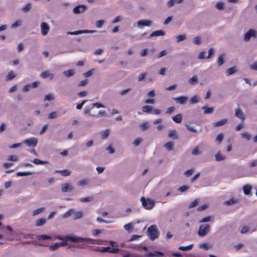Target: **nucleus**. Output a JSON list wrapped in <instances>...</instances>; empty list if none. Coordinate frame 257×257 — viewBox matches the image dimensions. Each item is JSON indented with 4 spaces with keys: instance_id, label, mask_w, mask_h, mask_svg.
<instances>
[{
    "instance_id": "45",
    "label": "nucleus",
    "mask_w": 257,
    "mask_h": 257,
    "mask_svg": "<svg viewBox=\"0 0 257 257\" xmlns=\"http://www.w3.org/2000/svg\"><path fill=\"white\" fill-rule=\"evenodd\" d=\"M124 228L126 230L128 231L129 232H131L133 229V226L132 223H129L125 224L124 226Z\"/></svg>"
},
{
    "instance_id": "62",
    "label": "nucleus",
    "mask_w": 257,
    "mask_h": 257,
    "mask_svg": "<svg viewBox=\"0 0 257 257\" xmlns=\"http://www.w3.org/2000/svg\"><path fill=\"white\" fill-rule=\"evenodd\" d=\"M192 154L193 155H198L201 154V152L199 151L198 147H196L192 151Z\"/></svg>"
},
{
    "instance_id": "18",
    "label": "nucleus",
    "mask_w": 257,
    "mask_h": 257,
    "mask_svg": "<svg viewBox=\"0 0 257 257\" xmlns=\"http://www.w3.org/2000/svg\"><path fill=\"white\" fill-rule=\"evenodd\" d=\"M90 182V180L88 178H85L82 179L77 182L78 186H83L88 185Z\"/></svg>"
},
{
    "instance_id": "42",
    "label": "nucleus",
    "mask_w": 257,
    "mask_h": 257,
    "mask_svg": "<svg viewBox=\"0 0 257 257\" xmlns=\"http://www.w3.org/2000/svg\"><path fill=\"white\" fill-rule=\"evenodd\" d=\"M34 173L31 172H19L17 173L18 176H24L31 175Z\"/></svg>"
},
{
    "instance_id": "29",
    "label": "nucleus",
    "mask_w": 257,
    "mask_h": 257,
    "mask_svg": "<svg viewBox=\"0 0 257 257\" xmlns=\"http://www.w3.org/2000/svg\"><path fill=\"white\" fill-rule=\"evenodd\" d=\"M215 161H223V160H225L226 158L225 156H222L220 154V153L219 152H218L215 155Z\"/></svg>"
},
{
    "instance_id": "38",
    "label": "nucleus",
    "mask_w": 257,
    "mask_h": 257,
    "mask_svg": "<svg viewBox=\"0 0 257 257\" xmlns=\"http://www.w3.org/2000/svg\"><path fill=\"white\" fill-rule=\"evenodd\" d=\"M215 7L216 9H217L218 10L221 11L224 9V4L222 2H219L217 3L215 6Z\"/></svg>"
},
{
    "instance_id": "8",
    "label": "nucleus",
    "mask_w": 257,
    "mask_h": 257,
    "mask_svg": "<svg viewBox=\"0 0 257 257\" xmlns=\"http://www.w3.org/2000/svg\"><path fill=\"white\" fill-rule=\"evenodd\" d=\"M73 189V186L70 183H63L61 184V191L63 193L72 192Z\"/></svg>"
},
{
    "instance_id": "21",
    "label": "nucleus",
    "mask_w": 257,
    "mask_h": 257,
    "mask_svg": "<svg viewBox=\"0 0 257 257\" xmlns=\"http://www.w3.org/2000/svg\"><path fill=\"white\" fill-rule=\"evenodd\" d=\"M41 76L43 78H50L51 79H52L54 77V74L49 72L48 71L43 72L41 74Z\"/></svg>"
},
{
    "instance_id": "50",
    "label": "nucleus",
    "mask_w": 257,
    "mask_h": 257,
    "mask_svg": "<svg viewBox=\"0 0 257 257\" xmlns=\"http://www.w3.org/2000/svg\"><path fill=\"white\" fill-rule=\"evenodd\" d=\"M109 130L107 129L103 131L101 135V138L102 139H105L107 138L109 136Z\"/></svg>"
},
{
    "instance_id": "41",
    "label": "nucleus",
    "mask_w": 257,
    "mask_h": 257,
    "mask_svg": "<svg viewBox=\"0 0 257 257\" xmlns=\"http://www.w3.org/2000/svg\"><path fill=\"white\" fill-rule=\"evenodd\" d=\"M41 238L43 240H48V239H51V237L50 236H49V235H47L46 234H41V235L37 236V239L40 240Z\"/></svg>"
},
{
    "instance_id": "49",
    "label": "nucleus",
    "mask_w": 257,
    "mask_h": 257,
    "mask_svg": "<svg viewBox=\"0 0 257 257\" xmlns=\"http://www.w3.org/2000/svg\"><path fill=\"white\" fill-rule=\"evenodd\" d=\"M193 42L195 45H200L202 43L201 37L199 36L195 37Z\"/></svg>"
},
{
    "instance_id": "36",
    "label": "nucleus",
    "mask_w": 257,
    "mask_h": 257,
    "mask_svg": "<svg viewBox=\"0 0 257 257\" xmlns=\"http://www.w3.org/2000/svg\"><path fill=\"white\" fill-rule=\"evenodd\" d=\"M46 220L44 218H40L36 220V226H40L44 225L46 223Z\"/></svg>"
},
{
    "instance_id": "59",
    "label": "nucleus",
    "mask_w": 257,
    "mask_h": 257,
    "mask_svg": "<svg viewBox=\"0 0 257 257\" xmlns=\"http://www.w3.org/2000/svg\"><path fill=\"white\" fill-rule=\"evenodd\" d=\"M142 141V139L138 138L134 140L133 144L135 145V146L137 147L138 146Z\"/></svg>"
},
{
    "instance_id": "12",
    "label": "nucleus",
    "mask_w": 257,
    "mask_h": 257,
    "mask_svg": "<svg viewBox=\"0 0 257 257\" xmlns=\"http://www.w3.org/2000/svg\"><path fill=\"white\" fill-rule=\"evenodd\" d=\"M234 115L235 116L239 118L242 121L245 119V116L239 107L235 109Z\"/></svg>"
},
{
    "instance_id": "35",
    "label": "nucleus",
    "mask_w": 257,
    "mask_h": 257,
    "mask_svg": "<svg viewBox=\"0 0 257 257\" xmlns=\"http://www.w3.org/2000/svg\"><path fill=\"white\" fill-rule=\"evenodd\" d=\"M150 127V124L148 122H145L140 125V128L142 131H146Z\"/></svg>"
},
{
    "instance_id": "10",
    "label": "nucleus",
    "mask_w": 257,
    "mask_h": 257,
    "mask_svg": "<svg viewBox=\"0 0 257 257\" xmlns=\"http://www.w3.org/2000/svg\"><path fill=\"white\" fill-rule=\"evenodd\" d=\"M87 10L86 6L84 5H78L73 9V12L75 14H81Z\"/></svg>"
},
{
    "instance_id": "32",
    "label": "nucleus",
    "mask_w": 257,
    "mask_h": 257,
    "mask_svg": "<svg viewBox=\"0 0 257 257\" xmlns=\"http://www.w3.org/2000/svg\"><path fill=\"white\" fill-rule=\"evenodd\" d=\"M153 107L151 105H145L142 107V111L144 112L151 113Z\"/></svg>"
},
{
    "instance_id": "20",
    "label": "nucleus",
    "mask_w": 257,
    "mask_h": 257,
    "mask_svg": "<svg viewBox=\"0 0 257 257\" xmlns=\"http://www.w3.org/2000/svg\"><path fill=\"white\" fill-rule=\"evenodd\" d=\"M55 173H60L63 176H68L71 174V171L67 169L63 170H56Z\"/></svg>"
},
{
    "instance_id": "13",
    "label": "nucleus",
    "mask_w": 257,
    "mask_h": 257,
    "mask_svg": "<svg viewBox=\"0 0 257 257\" xmlns=\"http://www.w3.org/2000/svg\"><path fill=\"white\" fill-rule=\"evenodd\" d=\"M173 99L177 103L180 104H184L186 103L188 97L185 96H181L178 97L173 98Z\"/></svg>"
},
{
    "instance_id": "52",
    "label": "nucleus",
    "mask_w": 257,
    "mask_h": 257,
    "mask_svg": "<svg viewBox=\"0 0 257 257\" xmlns=\"http://www.w3.org/2000/svg\"><path fill=\"white\" fill-rule=\"evenodd\" d=\"M215 50L213 48H211L208 50V55L206 57V59L210 58L214 54Z\"/></svg>"
},
{
    "instance_id": "17",
    "label": "nucleus",
    "mask_w": 257,
    "mask_h": 257,
    "mask_svg": "<svg viewBox=\"0 0 257 257\" xmlns=\"http://www.w3.org/2000/svg\"><path fill=\"white\" fill-rule=\"evenodd\" d=\"M202 109L204 110L203 113L205 114H211L214 110V107H209L207 105L203 106Z\"/></svg>"
},
{
    "instance_id": "48",
    "label": "nucleus",
    "mask_w": 257,
    "mask_h": 257,
    "mask_svg": "<svg viewBox=\"0 0 257 257\" xmlns=\"http://www.w3.org/2000/svg\"><path fill=\"white\" fill-rule=\"evenodd\" d=\"M58 117V113L56 111H53L49 114L48 116V119L56 118Z\"/></svg>"
},
{
    "instance_id": "3",
    "label": "nucleus",
    "mask_w": 257,
    "mask_h": 257,
    "mask_svg": "<svg viewBox=\"0 0 257 257\" xmlns=\"http://www.w3.org/2000/svg\"><path fill=\"white\" fill-rule=\"evenodd\" d=\"M141 201L142 202L143 207L146 209H151L155 205V202L150 198H146L144 197L141 198Z\"/></svg>"
},
{
    "instance_id": "37",
    "label": "nucleus",
    "mask_w": 257,
    "mask_h": 257,
    "mask_svg": "<svg viewBox=\"0 0 257 257\" xmlns=\"http://www.w3.org/2000/svg\"><path fill=\"white\" fill-rule=\"evenodd\" d=\"M33 162L36 165H45L48 163V161H41L38 159H34Z\"/></svg>"
},
{
    "instance_id": "15",
    "label": "nucleus",
    "mask_w": 257,
    "mask_h": 257,
    "mask_svg": "<svg viewBox=\"0 0 257 257\" xmlns=\"http://www.w3.org/2000/svg\"><path fill=\"white\" fill-rule=\"evenodd\" d=\"M252 186L250 184H246L242 187V190L245 195H249L252 190Z\"/></svg>"
},
{
    "instance_id": "11",
    "label": "nucleus",
    "mask_w": 257,
    "mask_h": 257,
    "mask_svg": "<svg viewBox=\"0 0 257 257\" xmlns=\"http://www.w3.org/2000/svg\"><path fill=\"white\" fill-rule=\"evenodd\" d=\"M41 30L42 34L45 36L49 33L50 27L47 23L42 22L41 24Z\"/></svg>"
},
{
    "instance_id": "28",
    "label": "nucleus",
    "mask_w": 257,
    "mask_h": 257,
    "mask_svg": "<svg viewBox=\"0 0 257 257\" xmlns=\"http://www.w3.org/2000/svg\"><path fill=\"white\" fill-rule=\"evenodd\" d=\"M193 247V244H191L187 246H180L179 247L178 249L179 250H182V251H187L190 250L192 249V248Z\"/></svg>"
},
{
    "instance_id": "43",
    "label": "nucleus",
    "mask_w": 257,
    "mask_h": 257,
    "mask_svg": "<svg viewBox=\"0 0 257 257\" xmlns=\"http://www.w3.org/2000/svg\"><path fill=\"white\" fill-rule=\"evenodd\" d=\"M74 213V209H71L69 211H68L67 212L63 214L62 217L63 218H67L69 216H70L72 214Z\"/></svg>"
},
{
    "instance_id": "27",
    "label": "nucleus",
    "mask_w": 257,
    "mask_h": 257,
    "mask_svg": "<svg viewBox=\"0 0 257 257\" xmlns=\"http://www.w3.org/2000/svg\"><path fill=\"white\" fill-rule=\"evenodd\" d=\"M173 146H174V144L172 142H168L164 145V147L168 151H172L173 149Z\"/></svg>"
},
{
    "instance_id": "55",
    "label": "nucleus",
    "mask_w": 257,
    "mask_h": 257,
    "mask_svg": "<svg viewBox=\"0 0 257 257\" xmlns=\"http://www.w3.org/2000/svg\"><path fill=\"white\" fill-rule=\"evenodd\" d=\"M185 126L186 127V128L189 131L194 133H197L196 130L195 129L193 126H190L187 123L185 124Z\"/></svg>"
},
{
    "instance_id": "51",
    "label": "nucleus",
    "mask_w": 257,
    "mask_h": 257,
    "mask_svg": "<svg viewBox=\"0 0 257 257\" xmlns=\"http://www.w3.org/2000/svg\"><path fill=\"white\" fill-rule=\"evenodd\" d=\"M189 187L187 185H183L177 189V190L180 192H184L187 190Z\"/></svg>"
},
{
    "instance_id": "30",
    "label": "nucleus",
    "mask_w": 257,
    "mask_h": 257,
    "mask_svg": "<svg viewBox=\"0 0 257 257\" xmlns=\"http://www.w3.org/2000/svg\"><path fill=\"white\" fill-rule=\"evenodd\" d=\"M238 202V200H235L234 198H231L228 200H227L224 202V204L227 206H230Z\"/></svg>"
},
{
    "instance_id": "64",
    "label": "nucleus",
    "mask_w": 257,
    "mask_h": 257,
    "mask_svg": "<svg viewBox=\"0 0 257 257\" xmlns=\"http://www.w3.org/2000/svg\"><path fill=\"white\" fill-rule=\"evenodd\" d=\"M200 248H203L204 249L207 250L209 248V246L207 243H203L200 245Z\"/></svg>"
},
{
    "instance_id": "57",
    "label": "nucleus",
    "mask_w": 257,
    "mask_h": 257,
    "mask_svg": "<svg viewBox=\"0 0 257 257\" xmlns=\"http://www.w3.org/2000/svg\"><path fill=\"white\" fill-rule=\"evenodd\" d=\"M7 160L11 161H18L19 159L16 155H11L8 157Z\"/></svg>"
},
{
    "instance_id": "16",
    "label": "nucleus",
    "mask_w": 257,
    "mask_h": 257,
    "mask_svg": "<svg viewBox=\"0 0 257 257\" xmlns=\"http://www.w3.org/2000/svg\"><path fill=\"white\" fill-rule=\"evenodd\" d=\"M168 136L174 140H177L179 138L178 135L175 130H170Z\"/></svg>"
},
{
    "instance_id": "1",
    "label": "nucleus",
    "mask_w": 257,
    "mask_h": 257,
    "mask_svg": "<svg viewBox=\"0 0 257 257\" xmlns=\"http://www.w3.org/2000/svg\"><path fill=\"white\" fill-rule=\"evenodd\" d=\"M67 238L70 241L73 242H87V243L101 244L103 240L100 239H93L88 238H83L78 236H69Z\"/></svg>"
},
{
    "instance_id": "26",
    "label": "nucleus",
    "mask_w": 257,
    "mask_h": 257,
    "mask_svg": "<svg viewBox=\"0 0 257 257\" xmlns=\"http://www.w3.org/2000/svg\"><path fill=\"white\" fill-rule=\"evenodd\" d=\"M16 77V75L13 71H10L6 76V80L10 81Z\"/></svg>"
},
{
    "instance_id": "46",
    "label": "nucleus",
    "mask_w": 257,
    "mask_h": 257,
    "mask_svg": "<svg viewBox=\"0 0 257 257\" xmlns=\"http://www.w3.org/2000/svg\"><path fill=\"white\" fill-rule=\"evenodd\" d=\"M45 208L44 207H41L36 210H35L33 211V215L35 216L39 213H41V212H43L45 210Z\"/></svg>"
},
{
    "instance_id": "14",
    "label": "nucleus",
    "mask_w": 257,
    "mask_h": 257,
    "mask_svg": "<svg viewBox=\"0 0 257 257\" xmlns=\"http://www.w3.org/2000/svg\"><path fill=\"white\" fill-rule=\"evenodd\" d=\"M165 32L163 30H156L153 32L148 37V38H150L153 37H157L160 36H164Z\"/></svg>"
},
{
    "instance_id": "54",
    "label": "nucleus",
    "mask_w": 257,
    "mask_h": 257,
    "mask_svg": "<svg viewBox=\"0 0 257 257\" xmlns=\"http://www.w3.org/2000/svg\"><path fill=\"white\" fill-rule=\"evenodd\" d=\"M213 217L211 216H208L202 218L199 221V223L206 222L210 221Z\"/></svg>"
},
{
    "instance_id": "56",
    "label": "nucleus",
    "mask_w": 257,
    "mask_h": 257,
    "mask_svg": "<svg viewBox=\"0 0 257 257\" xmlns=\"http://www.w3.org/2000/svg\"><path fill=\"white\" fill-rule=\"evenodd\" d=\"M59 247V244H58V242H56V243H54V244L49 246V249L52 251L55 250L57 249H58Z\"/></svg>"
},
{
    "instance_id": "58",
    "label": "nucleus",
    "mask_w": 257,
    "mask_h": 257,
    "mask_svg": "<svg viewBox=\"0 0 257 257\" xmlns=\"http://www.w3.org/2000/svg\"><path fill=\"white\" fill-rule=\"evenodd\" d=\"M241 137L243 139H246L247 141L251 139V136L247 132H244L241 134Z\"/></svg>"
},
{
    "instance_id": "9",
    "label": "nucleus",
    "mask_w": 257,
    "mask_h": 257,
    "mask_svg": "<svg viewBox=\"0 0 257 257\" xmlns=\"http://www.w3.org/2000/svg\"><path fill=\"white\" fill-rule=\"evenodd\" d=\"M24 143L30 147H35L38 143V139L36 138H31L24 141Z\"/></svg>"
},
{
    "instance_id": "5",
    "label": "nucleus",
    "mask_w": 257,
    "mask_h": 257,
    "mask_svg": "<svg viewBox=\"0 0 257 257\" xmlns=\"http://www.w3.org/2000/svg\"><path fill=\"white\" fill-rule=\"evenodd\" d=\"M96 30H81L73 32H66L67 35H77L82 34H93L96 33Z\"/></svg>"
},
{
    "instance_id": "44",
    "label": "nucleus",
    "mask_w": 257,
    "mask_h": 257,
    "mask_svg": "<svg viewBox=\"0 0 257 257\" xmlns=\"http://www.w3.org/2000/svg\"><path fill=\"white\" fill-rule=\"evenodd\" d=\"M32 8V5L31 3L27 4L24 7H23L22 9L24 13L28 12Z\"/></svg>"
},
{
    "instance_id": "22",
    "label": "nucleus",
    "mask_w": 257,
    "mask_h": 257,
    "mask_svg": "<svg viewBox=\"0 0 257 257\" xmlns=\"http://www.w3.org/2000/svg\"><path fill=\"white\" fill-rule=\"evenodd\" d=\"M172 119L176 123H180L182 120V115L181 113L178 114L172 117Z\"/></svg>"
},
{
    "instance_id": "24",
    "label": "nucleus",
    "mask_w": 257,
    "mask_h": 257,
    "mask_svg": "<svg viewBox=\"0 0 257 257\" xmlns=\"http://www.w3.org/2000/svg\"><path fill=\"white\" fill-rule=\"evenodd\" d=\"M237 71V70L235 66L232 67L231 68H229L227 69L226 71V75L228 76L230 75H231L236 72Z\"/></svg>"
},
{
    "instance_id": "40",
    "label": "nucleus",
    "mask_w": 257,
    "mask_h": 257,
    "mask_svg": "<svg viewBox=\"0 0 257 257\" xmlns=\"http://www.w3.org/2000/svg\"><path fill=\"white\" fill-rule=\"evenodd\" d=\"M223 138L224 135L223 134H219L217 135L215 139V141L218 145H219L221 143L223 139Z\"/></svg>"
},
{
    "instance_id": "39",
    "label": "nucleus",
    "mask_w": 257,
    "mask_h": 257,
    "mask_svg": "<svg viewBox=\"0 0 257 257\" xmlns=\"http://www.w3.org/2000/svg\"><path fill=\"white\" fill-rule=\"evenodd\" d=\"M74 215L73 216L74 219L76 220V219H80L83 217V213L81 211L74 212Z\"/></svg>"
},
{
    "instance_id": "33",
    "label": "nucleus",
    "mask_w": 257,
    "mask_h": 257,
    "mask_svg": "<svg viewBox=\"0 0 257 257\" xmlns=\"http://www.w3.org/2000/svg\"><path fill=\"white\" fill-rule=\"evenodd\" d=\"M200 99L199 96L196 95L192 97L190 100V104H194L200 101Z\"/></svg>"
},
{
    "instance_id": "63",
    "label": "nucleus",
    "mask_w": 257,
    "mask_h": 257,
    "mask_svg": "<svg viewBox=\"0 0 257 257\" xmlns=\"http://www.w3.org/2000/svg\"><path fill=\"white\" fill-rule=\"evenodd\" d=\"M104 20H100L96 22V27L97 28H101L104 23Z\"/></svg>"
},
{
    "instance_id": "7",
    "label": "nucleus",
    "mask_w": 257,
    "mask_h": 257,
    "mask_svg": "<svg viewBox=\"0 0 257 257\" xmlns=\"http://www.w3.org/2000/svg\"><path fill=\"white\" fill-rule=\"evenodd\" d=\"M153 23L151 20H141L137 22V26L140 28L142 29L144 27H150Z\"/></svg>"
},
{
    "instance_id": "34",
    "label": "nucleus",
    "mask_w": 257,
    "mask_h": 257,
    "mask_svg": "<svg viewBox=\"0 0 257 257\" xmlns=\"http://www.w3.org/2000/svg\"><path fill=\"white\" fill-rule=\"evenodd\" d=\"M93 199H94V198L93 197L88 196V197H84V198H80L79 199V201L81 202H89L92 201L93 200Z\"/></svg>"
},
{
    "instance_id": "61",
    "label": "nucleus",
    "mask_w": 257,
    "mask_h": 257,
    "mask_svg": "<svg viewBox=\"0 0 257 257\" xmlns=\"http://www.w3.org/2000/svg\"><path fill=\"white\" fill-rule=\"evenodd\" d=\"M193 172H194V169H191L186 171L184 173V174L187 177H190V176H191L192 175Z\"/></svg>"
},
{
    "instance_id": "47",
    "label": "nucleus",
    "mask_w": 257,
    "mask_h": 257,
    "mask_svg": "<svg viewBox=\"0 0 257 257\" xmlns=\"http://www.w3.org/2000/svg\"><path fill=\"white\" fill-rule=\"evenodd\" d=\"M186 39V35L185 34L178 35L176 37V41L179 43L181 41H184Z\"/></svg>"
},
{
    "instance_id": "23",
    "label": "nucleus",
    "mask_w": 257,
    "mask_h": 257,
    "mask_svg": "<svg viewBox=\"0 0 257 257\" xmlns=\"http://www.w3.org/2000/svg\"><path fill=\"white\" fill-rule=\"evenodd\" d=\"M225 57V55L224 54H222L218 57L217 64L218 67L220 66L224 63V59Z\"/></svg>"
},
{
    "instance_id": "25",
    "label": "nucleus",
    "mask_w": 257,
    "mask_h": 257,
    "mask_svg": "<svg viewBox=\"0 0 257 257\" xmlns=\"http://www.w3.org/2000/svg\"><path fill=\"white\" fill-rule=\"evenodd\" d=\"M188 83L190 85H194L198 83V78L196 75H194L188 79Z\"/></svg>"
},
{
    "instance_id": "2",
    "label": "nucleus",
    "mask_w": 257,
    "mask_h": 257,
    "mask_svg": "<svg viewBox=\"0 0 257 257\" xmlns=\"http://www.w3.org/2000/svg\"><path fill=\"white\" fill-rule=\"evenodd\" d=\"M147 235L152 240H154L157 238L159 235L160 232L155 225H153L148 227L147 231Z\"/></svg>"
},
{
    "instance_id": "60",
    "label": "nucleus",
    "mask_w": 257,
    "mask_h": 257,
    "mask_svg": "<svg viewBox=\"0 0 257 257\" xmlns=\"http://www.w3.org/2000/svg\"><path fill=\"white\" fill-rule=\"evenodd\" d=\"M54 99V96L52 94H48L45 96L44 101L49 100L51 101Z\"/></svg>"
},
{
    "instance_id": "19",
    "label": "nucleus",
    "mask_w": 257,
    "mask_h": 257,
    "mask_svg": "<svg viewBox=\"0 0 257 257\" xmlns=\"http://www.w3.org/2000/svg\"><path fill=\"white\" fill-rule=\"evenodd\" d=\"M228 119L227 118L222 119L218 121L215 122L213 123L214 127H218L223 125L227 123Z\"/></svg>"
},
{
    "instance_id": "4",
    "label": "nucleus",
    "mask_w": 257,
    "mask_h": 257,
    "mask_svg": "<svg viewBox=\"0 0 257 257\" xmlns=\"http://www.w3.org/2000/svg\"><path fill=\"white\" fill-rule=\"evenodd\" d=\"M210 226L208 224H202L199 226L198 234L200 236L206 235L210 231Z\"/></svg>"
},
{
    "instance_id": "53",
    "label": "nucleus",
    "mask_w": 257,
    "mask_h": 257,
    "mask_svg": "<svg viewBox=\"0 0 257 257\" xmlns=\"http://www.w3.org/2000/svg\"><path fill=\"white\" fill-rule=\"evenodd\" d=\"M22 22L21 20H18L12 25L11 28L12 29H15V28L21 26L22 25Z\"/></svg>"
},
{
    "instance_id": "31",
    "label": "nucleus",
    "mask_w": 257,
    "mask_h": 257,
    "mask_svg": "<svg viewBox=\"0 0 257 257\" xmlns=\"http://www.w3.org/2000/svg\"><path fill=\"white\" fill-rule=\"evenodd\" d=\"M75 73V70L74 69H69L63 72L64 75L67 77H69L73 76Z\"/></svg>"
},
{
    "instance_id": "6",
    "label": "nucleus",
    "mask_w": 257,
    "mask_h": 257,
    "mask_svg": "<svg viewBox=\"0 0 257 257\" xmlns=\"http://www.w3.org/2000/svg\"><path fill=\"white\" fill-rule=\"evenodd\" d=\"M252 37L253 38H256L257 32L253 29L249 30L243 36V40L245 42H248Z\"/></svg>"
}]
</instances>
